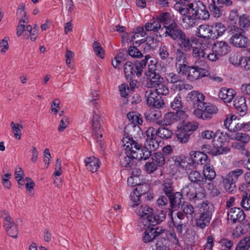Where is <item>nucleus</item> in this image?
Returning <instances> with one entry per match:
<instances>
[{
    "label": "nucleus",
    "instance_id": "20",
    "mask_svg": "<svg viewBox=\"0 0 250 250\" xmlns=\"http://www.w3.org/2000/svg\"><path fill=\"white\" fill-rule=\"evenodd\" d=\"M147 229L144 233L143 240L144 243H147L152 241L159 234L162 233L164 230L161 229L159 231L157 230L158 228L147 227Z\"/></svg>",
    "mask_w": 250,
    "mask_h": 250
},
{
    "label": "nucleus",
    "instance_id": "57",
    "mask_svg": "<svg viewBox=\"0 0 250 250\" xmlns=\"http://www.w3.org/2000/svg\"><path fill=\"white\" fill-rule=\"evenodd\" d=\"M145 169L148 173L151 174L158 169V166L152 161H148L145 165Z\"/></svg>",
    "mask_w": 250,
    "mask_h": 250
},
{
    "label": "nucleus",
    "instance_id": "4",
    "mask_svg": "<svg viewBox=\"0 0 250 250\" xmlns=\"http://www.w3.org/2000/svg\"><path fill=\"white\" fill-rule=\"evenodd\" d=\"M228 32L230 36L229 43L232 46L245 48L249 45V40L246 36L243 29L232 25L228 27Z\"/></svg>",
    "mask_w": 250,
    "mask_h": 250
},
{
    "label": "nucleus",
    "instance_id": "25",
    "mask_svg": "<svg viewBox=\"0 0 250 250\" xmlns=\"http://www.w3.org/2000/svg\"><path fill=\"white\" fill-rule=\"evenodd\" d=\"M84 162L87 169L92 172L96 171L100 167L99 160L95 157H86Z\"/></svg>",
    "mask_w": 250,
    "mask_h": 250
},
{
    "label": "nucleus",
    "instance_id": "63",
    "mask_svg": "<svg viewBox=\"0 0 250 250\" xmlns=\"http://www.w3.org/2000/svg\"><path fill=\"white\" fill-rule=\"evenodd\" d=\"M7 233L10 236L16 238L18 237V230L16 225H14L11 227L5 229Z\"/></svg>",
    "mask_w": 250,
    "mask_h": 250
},
{
    "label": "nucleus",
    "instance_id": "18",
    "mask_svg": "<svg viewBox=\"0 0 250 250\" xmlns=\"http://www.w3.org/2000/svg\"><path fill=\"white\" fill-rule=\"evenodd\" d=\"M210 26L212 40L218 39L222 36L225 31H228V28L220 22L213 23Z\"/></svg>",
    "mask_w": 250,
    "mask_h": 250
},
{
    "label": "nucleus",
    "instance_id": "21",
    "mask_svg": "<svg viewBox=\"0 0 250 250\" xmlns=\"http://www.w3.org/2000/svg\"><path fill=\"white\" fill-rule=\"evenodd\" d=\"M219 0H211L208 7L210 14L215 18H220L223 15L222 5L219 3Z\"/></svg>",
    "mask_w": 250,
    "mask_h": 250
},
{
    "label": "nucleus",
    "instance_id": "32",
    "mask_svg": "<svg viewBox=\"0 0 250 250\" xmlns=\"http://www.w3.org/2000/svg\"><path fill=\"white\" fill-rule=\"evenodd\" d=\"M151 161L154 162L155 164L159 167H163L165 164V158L164 154L161 152H155L152 153L150 156Z\"/></svg>",
    "mask_w": 250,
    "mask_h": 250
},
{
    "label": "nucleus",
    "instance_id": "35",
    "mask_svg": "<svg viewBox=\"0 0 250 250\" xmlns=\"http://www.w3.org/2000/svg\"><path fill=\"white\" fill-rule=\"evenodd\" d=\"M145 28L147 31H153L158 33L159 30L161 28V24L157 19H153L150 22H146L145 25Z\"/></svg>",
    "mask_w": 250,
    "mask_h": 250
},
{
    "label": "nucleus",
    "instance_id": "55",
    "mask_svg": "<svg viewBox=\"0 0 250 250\" xmlns=\"http://www.w3.org/2000/svg\"><path fill=\"white\" fill-rule=\"evenodd\" d=\"M242 197V200L240 202L241 206L246 210H248L250 209V195L248 196L247 193L246 195L243 194Z\"/></svg>",
    "mask_w": 250,
    "mask_h": 250
},
{
    "label": "nucleus",
    "instance_id": "54",
    "mask_svg": "<svg viewBox=\"0 0 250 250\" xmlns=\"http://www.w3.org/2000/svg\"><path fill=\"white\" fill-rule=\"evenodd\" d=\"M158 66V64L155 61L153 60H150L148 65V70L145 72V75L151 73H159L157 68Z\"/></svg>",
    "mask_w": 250,
    "mask_h": 250
},
{
    "label": "nucleus",
    "instance_id": "39",
    "mask_svg": "<svg viewBox=\"0 0 250 250\" xmlns=\"http://www.w3.org/2000/svg\"><path fill=\"white\" fill-rule=\"evenodd\" d=\"M127 116L129 121L135 125H141L143 122L141 115L137 112H129Z\"/></svg>",
    "mask_w": 250,
    "mask_h": 250
},
{
    "label": "nucleus",
    "instance_id": "36",
    "mask_svg": "<svg viewBox=\"0 0 250 250\" xmlns=\"http://www.w3.org/2000/svg\"><path fill=\"white\" fill-rule=\"evenodd\" d=\"M150 83V87H154L159 83L164 82V79L161 76L159 73H151L146 75Z\"/></svg>",
    "mask_w": 250,
    "mask_h": 250
},
{
    "label": "nucleus",
    "instance_id": "31",
    "mask_svg": "<svg viewBox=\"0 0 250 250\" xmlns=\"http://www.w3.org/2000/svg\"><path fill=\"white\" fill-rule=\"evenodd\" d=\"M166 126L161 125L160 127L156 129L157 135L159 137L164 140L170 138L173 134L172 130Z\"/></svg>",
    "mask_w": 250,
    "mask_h": 250
},
{
    "label": "nucleus",
    "instance_id": "44",
    "mask_svg": "<svg viewBox=\"0 0 250 250\" xmlns=\"http://www.w3.org/2000/svg\"><path fill=\"white\" fill-rule=\"evenodd\" d=\"M154 87L155 88V91L158 95H161L166 96L169 93V89L167 86L164 83V82L159 83Z\"/></svg>",
    "mask_w": 250,
    "mask_h": 250
},
{
    "label": "nucleus",
    "instance_id": "52",
    "mask_svg": "<svg viewBox=\"0 0 250 250\" xmlns=\"http://www.w3.org/2000/svg\"><path fill=\"white\" fill-rule=\"evenodd\" d=\"M183 26L186 29L194 27L196 26V22L190 16H188L182 19Z\"/></svg>",
    "mask_w": 250,
    "mask_h": 250
},
{
    "label": "nucleus",
    "instance_id": "28",
    "mask_svg": "<svg viewBox=\"0 0 250 250\" xmlns=\"http://www.w3.org/2000/svg\"><path fill=\"white\" fill-rule=\"evenodd\" d=\"M100 117L94 112L92 120V129L94 134L100 135L101 138L103 136L101 125L100 123Z\"/></svg>",
    "mask_w": 250,
    "mask_h": 250
},
{
    "label": "nucleus",
    "instance_id": "47",
    "mask_svg": "<svg viewBox=\"0 0 250 250\" xmlns=\"http://www.w3.org/2000/svg\"><path fill=\"white\" fill-rule=\"evenodd\" d=\"M239 25L242 29L250 27V16L245 14L240 16Z\"/></svg>",
    "mask_w": 250,
    "mask_h": 250
},
{
    "label": "nucleus",
    "instance_id": "56",
    "mask_svg": "<svg viewBox=\"0 0 250 250\" xmlns=\"http://www.w3.org/2000/svg\"><path fill=\"white\" fill-rule=\"evenodd\" d=\"M129 55L133 58H142L143 54L135 46H130L128 50Z\"/></svg>",
    "mask_w": 250,
    "mask_h": 250
},
{
    "label": "nucleus",
    "instance_id": "58",
    "mask_svg": "<svg viewBox=\"0 0 250 250\" xmlns=\"http://www.w3.org/2000/svg\"><path fill=\"white\" fill-rule=\"evenodd\" d=\"M93 50L97 56L104 58V50L101 47L100 43L97 42H94L93 43Z\"/></svg>",
    "mask_w": 250,
    "mask_h": 250
},
{
    "label": "nucleus",
    "instance_id": "59",
    "mask_svg": "<svg viewBox=\"0 0 250 250\" xmlns=\"http://www.w3.org/2000/svg\"><path fill=\"white\" fill-rule=\"evenodd\" d=\"M147 190L148 186L147 184H140L139 183L134 190V191L136 192L137 194H140L141 196L142 195H145Z\"/></svg>",
    "mask_w": 250,
    "mask_h": 250
},
{
    "label": "nucleus",
    "instance_id": "43",
    "mask_svg": "<svg viewBox=\"0 0 250 250\" xmlns=\"http://www.w3.org/2000/svg\"><path fill=\"white\" fill-rule=\"evenodd\" d=\"M250 247V235L245 237L237 244L235 250H248Z\"/></svg>",
    "mask_w": 250,
    "mask_h": 250
},
{
    "label": "nucleus",
    "instance_id": "53",
    "mask_svg": "<svg viewBox=\"0 0 250 250\" xmlns=\"http://www.w3.org/2000/svg\"><path fill=\"white\" fill-rule=\"evenodd\" d=\"M161 116V113L159 110L150 111L145 114L146 119L150 121L158 119Z\"/></svg>",
    "mask_w": 250,
    "mask_h": 250
},
{
    "label": "nucleus",
    "instance_id": "10",
    "mask_svg": "<svg viewBox=\"0 0 250 250\" xmlns=\"http://www.w3.org/2000/svg\"><path fill=\"white\" fill-rule=\"evenodd\" d=\"M191 14L196 18L203 20H208L209 18V13L206 6L201 1H194L189 4Z\"/></svg>",
    "mask_w": 250,
    "mask_h": 250
},
{
    "label": "nucleus",
    "instance_id": "7",
    "mask_svg": "<svg viewBox=\"0 0 250 250\" xmlns=\"http://www.w3.org/2000/svg\"><path fill=\"white\" fill-rule=\"evenodd\" d=\"M244 170L242 169L237 168L230 171L223 179V184L226 190L229 193L236 191V182L242 176Z\"/></svg>",
    "mask_w": 250,
    "mask_h": 250
},
{
    "label": "nucleus",
    "instance_id": "49",
    "mask_svg": "<svg viewBox=\"0 0 250 250\" xmlns=\"http://www.w3.org/2000/svg\"><path fill=\"white\" fill-rule=\"evenodd\" d=\"M158 55L161 60L167 61L169 58L168 48L165 45H161L158 50Z\"/></svg>",
    "mask_w": 250,
    "mask_h": 250
},
{
    "label": "nucleus",
    "instance_id": "2",
    "mask_svg": "<svg viewBox=\"0 0 250 250\" xmlns=\"http://www.w3.org/2000/svg\"><path fill=\"white\" fill-rule=\"evenodd\" d=\"M136 213L140 216L139 224L145 227L154 226L163 221L166 216V212L161 210L154 212L153 209L147 205H141L136 210Z\"/></svg>",
    "mask_w": 250,
    "mask_h": 250
},
{
    "label": "nucleus",
    "instance_id": "45",
    "mask_svg": "<svg viewBox=\"0 0 250 250\" xmlns=\"http://www.w3.org/2000/svg\"><path fill=\"white\" fill-rule=\"evenodd\" d=\"M228 138H229V134L226 132L219 130L215 132L213 142L215 143V142L217 141L220 143V145H222V143L226 141Z\"/></svg>",
    "mask_w": 250,
    "mask_h": 250
},
{
    "label": "nucleus",
    "instance_id": "62",
    "mask_svg": "<svg viewBox=\"0 0 250 250\" xmlns=\"http://www.w3.org/2000/svg\"><path fill=\"white\" fill-rule=\"evenodd\" d=\"M221 250H230L231 248L233 243L231 241L224 239L220 241Z\"/></svg>",
    "mask_w": 250,
    "mask_h": 250
},
{
    "label": "nucleus",
    "instance_id": "22",
    "mask_svg": "<svg viewBox=\"0 0 250 250\" xmlns=\"http://www.w3.org/2000/svg\"><path fill=\"white\" fill-rule=\"evenodd\" d=\"M179 45L181 48L186 52L190 51L192 49V43H194L196 41V39L194 37L190 38H188L185 33L179 40Z\"/></svg>",
    "mask_w": 250,
    "mask_h": 250
},
{
    "label": "nucleus",
    "instance_id": "11",
    "mask_svg": "<svg viewBox=\"0 0 250 250\" xmlns=\"http://www.w3.org/2000/svg\"><path fill=\"white\" fill-rule=\"evenodd\" d=\"M187 100L188 102L192 104L193 107L196 108L195 110H199L203 106L205 102L204 95L198 91L193 90L189 93L187 96Z\"/></svg>",
    "mask_w": 250,
    "mask_h": 250
},
{
    "label": "nucleus",
    "instance_id": "37",
    "mask_svg": "<svg viewBox=\"0 0 250 250\" xmlns=\"http://www.w3.org/2000/svg\"><path fill=\"white\" fill-rule=\"evenodd\" d=\"M176 121L174 112H168L165 114L163 121L157 122L159 125L162 126H168Z\"/></svg>",
    "mask_w": 250,
    "mask_h": 250
},
{
    "label": "nucleus",
    "instance_id": "5",
    "mask_svg": "<svg viewBox=\"0 0 250 250\" xmlns=\"http://www.w3.org/2000/svg\"><path fill=\"white\" fill-rule=\"evenodd\" d=\"M145 134L146 138L144 146L138 144L137 147L142 150L143 153L147 151L148 152V159L151 155V151H155L159 148L161 140L156 134V129L153 127H149L145 132Z\"/></svg>",
    "mask_w": 250,
    "mask_h": 250
},
{
    "label": "nucleus",
    "instance_id": "14",
    "mask_svg": "<svg viewBox=\"0 0 250 250\" xmlns=\"http://www.w3.org/2000/svg\"><path fill=\"white\" fill-rule=\"evenodd\" d=\"M245 217L244 211L239 208H232L228 212V219L230 220L233 224L235 223L236 221H243Z\"/></svg>",
    "mask_w": 250,
    "mask_h": 250
},
{
    "label": "nucleus",
    "instance_id": "19",
    "mask_svg": "<svg viewBox=\"0 0 250 250\" xmlns=\"http://www.w3.org/2000/svg\"><path fill=\"white\" fill-rule=\"evenodd\" d=\"M211 26L208 24L200 25L196 31L195 35L205 40L212 39Z\"/></svg>",
    "mask_w": 250,
    "mask_h": 250
},
{
    "label": "nucleus",
    "instance_id": "9",
    "mask_svg": "<svg viewBox=\"0 0 250 250\" xmlns=\"http://www.w3.org/2000/svg\"><path fill=\"white\" fill-rule=\"evenodd\" d=\"M209 74L206 65L194 63L193 65L188 68L187 79L193 81L208 76Z\"/></svg>",
    "mask_w": 250,
    "mask_h": 250
},
{
    "label": "nucleus",
    "instance_id": "12",
    "mask_svg": "<svg viewBox=\"0 0 250 250\" xmlns=\"http://www.w3.org/2000/svg\"><path fill=\"white\" fill-rule=\"evenodd\" d=\"M189 154L192 162L194 164L205 166L210 162L207 155L201 151H192Z\"/></svg>",
    "mask_w": 250,
    "mask_h": 250
},
{
    "label": "nucleus",
    "instance_id": "48",
    "mask_svg": "<svg viewBox=\"0 0 250 250\" xmlns=\"http://www.w3.org/2000/svg\"><path fill=\"white\" fill-rule=\"evenodd\" d=\"M236 118L234 115H231L230 118H227L224 121V125L230 130L237 131L235 125H237Z\"/></svg>",
    "mask_w": 250,
    "mask_h": 250
},
{
    "label": "nucleus",
    "instance_id": "46",
    "mask_svg": "<svg viewBox=\"0 0 250 250\" xmlns=\"http://www.w3.org/2000/svg\"><path fill=\"white\" fill-rule=\"evenodd\" d=\"M173 212V211L172 210H170V212L169 213V215L172 220L173 225L176 228L177 232L182 233L183 232V229H185L186 228L188 223L177 222V219H176L175 221H174L172 218Z\"/></svg>",
    "mask_w": 250,
    "mask_h": 250
},
{
    "label": "nucleus",
    "instance_id": "60",
    "mask_svg": "<svg viewBox=\"0 0 250 250\" xmlns=\"http://www.w3.org/2000/svg\"><path fill=\"white\" fill-rule=\"evenodd\" d=\"M170 106L173 109H178L182 107V99L180 96H177L174 98L170 104Z\"/></svg>",
    "mask_w": 250,
    "mask_h": 250
},
{
    "label": "nucleus",
    "instance_id": "17",
    "mask_svg": "<svg viewBox=\"0 0 250 250\" xmlns=\"http://www.w3.org/2000/svg\"><path fill=\"white\" fill-rule=\"evenodd\" d=\"M188 179L193 184L202 186L206 184V179L203 173L196 170H190L188 173Z\"/></svg>",
    "mask_w": 250,
    "mask_h": 250
},
{
    "label": "nucleus",
    "instance_id": "24",
    "mask_svg": "<svg viewBox=\"0 0 250 250\" xmlns=\"http://www.w3.org/2000/svg\"><path fill=\"white\" fill-rule=\"evenodd\" d=\"M234 95V91L232 89L226 87L222 88L218 93V97L225 103L231 102Z\"/></svg>",
    "mask_w": 250,
    "mask_h": 250
},
{
    "label": "nucleus",
    "instance_id": "27",
    "mask_svg": "<svg viewBox=\"0 0 250 250\" xmlns=\"http://www.w3.org/2000/svg\"><path fill=\"white\" fill-rule=\"evenodd\" d=\"M203 172L206 179V183L207 181H212L216 175L214 168L212 165H210V163L204 166Z\"/></svg>",
    "mask_w": 250,
    "mask_h": 250
},
{
    "label": "nucleus",
    "instance_id": "38",
    "mask_svg": "<svg viewBox=\"0 0 250 250\" xmlns=\"http://www.w3.org/2000/svg\"><path fill=\"white\" fill-rule=\"evenodd\" d=\"M171 159L176 167L184 169L187 166L186 158L184 156H174Z\"/></svg>",
    "mask_w": 250,
    "mask_h": 250
},
{
    "label": "nucleus",
    "instance_id": "16",
    "mask_svg": "<svg viewBox=\"0 0 250 250\" xmlns=\"http://www.w3.org/2000/svg\"><path fill=\"white\" fill-rule=\"evenodd\" d=\"M233 106L240 116L245 115L248 111L246 101L242 96H237L233 100Z\"/></svg>",
    "mask_w": 250,
    "mask_h": 250
},
{
    "label": "nucleus",
    "instance_id": "33",
    "mask_svg": "<svg viewBox=\"0 0 250 250\" xmlns=\"http://www.w3.org/2000/svg\"><path fill=\"white\" fill-rule=\"evenodd\" d=\"M156 19L157 21H159V23L162 22L164 23L165 28L166 26L170 25L173 23H175L172 16L168 12L161 13L157 17Z\"/></svg>",
    "mask_w": 250,
    "mask_h": 250
},
{
    "label": "nucleus",
    "instance_id": "30",
    "mask_svg": "<svg viewBox=\"0 0 250 250\" xmlns=\"http://www.w3.org/2000/svg\"><path fill=\"white\" fill-rule=\"evenodd\" d=\"M214 146L211 147L209 154L212 156L228 153L230 151V148L227 146H223L222 145L216 144L214 142Z\"/></svg>",
    "mask_w": 250,
    "mask_h": 250
},
{
    "label": "nucleus",
    "instance_id": "42",
    "mask_svg": "<svg viewBox=\"0 0 250 250\" xmlns=\"http://www.w3.org/2000/svg\"><path fill=\"white\" fill-rule=\"evenodd\" d=\"M10 126L14 133L15 138L18 140H20L21 135V130L23 128V125L21 124H15L13 122H12L10 124Z\"/></svg>",
    "mask_w": 250,
    "mask_h": 250
},
{
    "label": "nucleus",
    "instance_id": "61",
    "mask_svg": "<svg viewBox=\"0 0 250 250\" xmlns=\"http://www.w3.org/2000/svg\"><path fill=\"white\" fill-rule=\"evenodd\" d=\"M176 121H179L180 123H183L187 118V115L185 111L181 110H177L176 112H174Z\"/></svg>",
    "mask_w": 250,
    "mask_h": 250
},
{
    "label": "nucleus",
    "instance_id": "6",
    "mask_svg": "<svg viewBox=\"0 0 250 250\" xmlns=\"http://www.w3.org/2000/svg\"><path fill=\"white\" fill-rule=\"evenodd\" d=\"M214 206L208 201H204L201 207V213L199 218L196 220V223L201 229H204L208 226L212 218L214 212Z\"/></svg>",
    "mask_w": 250,
    "mask_h": 250
},
{
    "label": "nucleus",
    "instance_id": "51",
    "mask_svg": "<svg viewBox=\"0 0 250 250\" xmlns=\"http://www.w3.org/2000/svg\"><path fill=\"white\" fill-rule=\"evenodd\" d=\"M158 96L156 92L152 89H148L146 91L145 94V97L146 99L147 103L150 105L154 101V98H156Z\"/></svg>",
    "mask_w": 250,
    "mask_h": 250
},
{
    "label": "nucleus",
    "instance_id": "1",
    "mask_svg": "<svg viewBox=\"0 0 250 250\" xmlns=\"http://www.w3.org/2000/svg\"><path fill=\"white\" fill-rule=\"evenodd\" d=\"M123 146L125 147V154L121 156L120 164L123 167L131 168L135 165V160H146L148 159V152L143 153L142 150L137 146L138 143L132 138L126 137L122 140Z\"/></svg>",
    "mask_w": 250,
    "mask_h": 250
},
{
    "label": "nucleus",
    "instance_id": "64",
    "mask_svg": "<svg viewBox=\"0 0 250 250\" xmlns=\"http://www.w3.org/2000/svg\"><path fill=\"white\" fill-rule=\"evenodd\" d=\"M198 127V124L197 122H187L183 126V129L188 133L191 131H194L197 129Z\"/></svg>",
    "mask_w": 250,
    "mask_h": 250
},
{
    "label": "nucleus",
    "instance_id": "26",
    "mask_svg": "<svg viewBox=\"0 0 250 250\" xmlns=\"http://www.w3.org/2000/svg\"><path fill=\"white\" fill-rule=\"evenodd\" d=\"M167 198L169 201V207L172 209L179 207L180 205L182 204L183 196L182 193H181L180 192H176L175 193H173L170 194V196H168Z\"/></svg>",
    "mask_w": 250,
    "mask_h": 250
},
{
    "label": "nucleus",
    "instance_id": "13",
    "mask_svg": "<svg viewBox=\"0 0 250 250\" xmlns=\"http://www.w3.org/2000/svg\"><path fill=\"white\" fill-rule=\"evenodd\" d=\"M192 55L194 59V63L206 65V52L201 46L192 48Z\"/></svg>",
    "mask_w": 250,
    "mask_h": 250
},
{
    "label": "nucleus",
    "instance_id": "34",
    "mask_svg": "<svg viewBox=\"0 0 250 250\" xmlns=\"http://www.w3.org/2000/svg\"><path fill=\"white\" fill-rule=\"evenodd\" d=\"M181 210L187 218L192 221L195 216V209L192 205L188 203H184L181 206Z\"/></svg>",
    "mask_w": 250,
    "mask_h": 250
},
{
    "label": "nucleus",
    "instance_id": "15",
    "mask_svg": "<svg viewBox=\"0 0 250 250\" xmlns=\"http://www.w3.org/2000/svg\"><path fill=\"white\" fill-rule=\"evenodd\" d=\"M166 29L165 33L174 40H179L185 33L176 23H173L170 25L166 26Z\"/></svg>",
    "mask_w": 250,
    "mask_h": 250
},
{
    "label": "nucleus",
    "instance_id": "40",
    "mask_svg": "<svg viewBox=\"0 0 250 250\" xmlns=\"http://www.w3.org/2000/svg\"><path fill=\"white\" fill-rule=\"evenodd\" d=\"M173 182L170 179H165L163 184V190L167 197L173 193Z\"/></svg>",
    "mask_w": 250,
    "mask_h": 250
},
{
    "label": "nucleus",
    "instance_id": "8",
    "mask_svg": "<svg viewBox=\"0 0 250 250\" xmlns=\"http://www.w3.org/2000/svg\"><path fill=\"white\" fill-rule=\"evenodd\" d=\"M199 110H194V115L196 117L204 120H208L212 118L213 115L217 113V106L210 103H205Z\"/></svg>",
    "mask_w": 250,
    "mask_h": 250
},
{
    "label": "nucleus",
    "instance_id": "23",
    "mask_svg": "<svg viewBox=\"0 0 250 250\" xmlns=\"http://www.w3.org/2000/svg\"><path fill=\"white\" fill-rule=\"evenodd\" d=\"M230 47L227 42L224 41H217L213 44V51L219 56H224L228 53Z\"/></svg>",
    "mask_w": 250,
    "mask_h": 250
},
{
    "label": "nucleus",
    "instance_id": "41",
    "mask_svg": "<svg viewBox=\"0 0 250 250\" xmlns=\"http://www.w3.org/2000/svg\"><path fill=\"white\" fill-rule=\"evenodd\" d=\"M190 134L183 128L179 129L176 132L177 140L181 143H187L188 142Z\"/></svg>",
    "mask_w": 250,
    "mask_h": 250
},
{
    "label": "nucleus",
    "instance_id": "29",
    "mask_svg": "<svg viewBox=\"0 0 250 250\" xmlns=\"http://www.w3.org/2000/svg\"><path fill=\"white\" fill-rule=\"evenodd\" d=\"M165 78L168 83L172 84L174 85L176 89L177 85L178 84H180V83L182 82L183 79L179 74L174 72L166 73Z\"/></svg>",
    "mask_w": 250,
    "mask_h": 250
},
{
    "label": "nucleus",
    "instance_id": "50",
    "mask_svg": "<svg viewBox=\"0 0 250 250\" xmlns=\"http://www.w3.org/2000/svg\"><path fill=\"white\" fill-rule=\"evenodd\" d=\"M243 58V57L241 56L238 53H233L230 55L229 61L234 65L241 66Z\"/></svg>",
    "mask_w": 250,
    "mask_h": 250
},
{
    "label": "nucleus",
    "instance_id": "3",
    "mask_svg": "<svg viewBox=\"0 0 250 250\" xmlns=\"http://www.w3.org/2000/svg\"><path fill=\"white\" fill-rule=\"evenodd\" d=\"M151 58L149 55H146L142 60H136L133 62L127 61L124 66L125 77L126 79L131 80L135 77H140L142 75L143 69L146 67L148 61Z\"/></svg>",
    "mask_w": 250,
    "mask_h": 250
}]
</instances>
